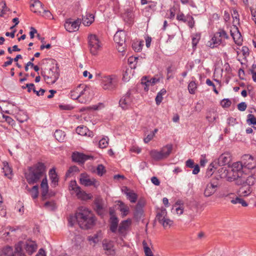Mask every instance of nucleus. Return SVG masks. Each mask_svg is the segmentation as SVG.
<instances>
[{
	"label": "nucleus",
	"mask_w": 256,
	"mask_h": 256,
	"mask_svg": "<svg viewBox=\"0 0 256 256\" xmlns=\"http://www.w3.org/2000/svg\"><path fill=\"white\" fill-rule=\"evenodd\" d=\"M231 160L232 156L228 152H224L214 161L216 162L218 166H224L229 164Z\"/></svg>",
	"instance_id": "ddd939ff"
},
{
	"label": "nucleus",
	"mask_w": 256,
	"mask_h": 256,
	"mask_svg": "<svg viewBox=\"0 0 256 256\" xmlns=\"http://www.w3.org/2000/svg\"><path fill=\"white\" fill-rule=\"evenodd\" d=\"M72 160L79 164H84L88 160H93L94 156L90 155L85 154L79 152H74L72 156Z\"/></svg>",
	"instance_id": "9d476101"
},
{
	"label": "nucleus",
	"mask_w": 256,
	"mask_h": 256,
	"mask_svg": "<svg viewBox=\"0 0 256 256\" xmlns=\"http://www.w3.org/2000/svg\"><path fill=\"white\" fill-rule=\"evenodd\" d=\"M108 137L106 138H102L99 141V146L100 148H106L108 144Z\"/></svg>",
	"instance_id": "603ef678"
},
{
	"label": "nucleus",
	"mask_w": 256,
	"mask_h": 256,
	"mask_svg": "<svg viewBox=\"0 0 256 256\" xmlns=\"http://www.w3.org/2000/svg\"><path fill=\"white\" fill-rule=\"evenodd\" d=\"M143 44L142 42H137L132 44V47L135 52H138L142 50Z\"/></svg>",
	"instance_id": "de8ad7c7"
},
{
	"label": "nucleus",
	"mask_w": 256,
	"mask_h": 256,
	"mask_svg": "<svg viewBox=\"0 0 256 256\" xmlns=\"http://www.w3.org/2000/svg\"><path fill=\"white\" fill-rule=\"evenodd\" d=\"M176 18L178 20L180 21H182L183 22H186L187 20L185 16L182 12H180L177 14Z\"/></svg>",
	"instance_id": "338daca9"
},
{
	"label": "nucleus",
	"mask_w": 256,
	"mask_h": 256,
	"mask_svg": "<svg viewBox=\"0 0 256 256\" xmlns=\"http://www.w3.org/2000/svg\"><path fill=\"white\" fill-rule=\"evenodd\" d=\"M118 222V218L116 216H112V218H110V230L112 232L115 233L116 232Z\"/></svg>",
	"instance_id": "412c9836"
},
{
	"label": "nucleus",
	"mask_w": 256,
	"mask_h": 256,
	"mask_svg": "<svg viewBox=\"0 0 256 256\" xmlns=\"http://www.w3.org/2000/svg\"><path fill=\"white\" fill-rule=\"evenodd\" d=\"M240 177L238 174H234L232 172H230V170H228V172L226 176V178H227V180L229 182H232L236 180L238 178H240Z\"/></svg>",
	"instance_id": "a19ab883"
},
{
	"label": "nucleus",
	"mask_w": 256,
	"mask_h": 256,
	"mask_svg": "<svg viewBox=\"0 0 256 256\" xmlns=\"http://www.w3.org/2000/svg\"><path fill=\"white\" fill-rule=\"evenodd\" d=\"M24 115L22 117H20V114H18L17 116V120L20 122H24L25 121H26L28 118V116L25 114L24 112H22Z\"/></svg>",
	"instance_id": "bf43d9fd"
},
{
	"label": "nucleus",
	"mask_w": 256,
	"mask_h": 256,
	"mask_svg": "<svg viewBox=\"0 0 256 256\" xmlns=\"http://www.w3.org/2000/svg\"><path fill=\"white\" fill-rule=\"evenodd\" d=\"M94 21V16L92 14L87 13L82 18V24L85 26H89Z\"/></svg>",
	"instance_id": "b1692460"
},
{
	"label": "nucleus",
	"mask_w": 256,
	"mask_h": 256,
	"mask_svg": "<svg viewBox=\"0 0 256 256\" xmlns=\"http://www.w3.org/2000/svg\"><path fill=\"white\" fill-rule=\"evenodd\" d=\"M151 157L156 160H159L164 158L162 154L161 151H158L156 150H152L150 152Z\"/></svg>",
	"instance_id": "c756f323"
},
{
	"label": "nucleus",
	"mask_w": 256,
	"mask_h": 256,
	"mask_svg": "<svg viewBox=\"0 0 256 256\" xmlns=\"http://www.w3.org/2000/svg\"><path fill=\"white\" fill-rule=\"evenodd\" d=\"M174 70L171 66H168L167 68V79L169 80L170 78H174Z\"/></svg>",
	"instance_id": "680f3d73"
},
{
	"label": "nucleus",
	"mask_w": 256,
	"mask_h": 256,
	"mask_svg": "<svg viewBox=\"0 0 256 256\" xmlns=\"http://www.w3.org/2000/svg\"><path fill=\"white\" fill-rule=\"evenodd\" d=\"M80 181L82 184L86 186H93L96 188L99 185L98 182L95 178H90V176L86 172H83L80 174Z\"/></svg>",
	"instance_id": "6e6552de"
},
{
	"label": "nucleus",
	"mask_w": 256,
	"mask_h": 256,
	"mask_svg": "<svg viewBox=\"0 0 256 256\" xmlns=\"http://www.w3.org/2000/svg\"><path fill=\"white\" fill-rule=\"evenodd\" d=\"M197 88V84L194 81L190 82L188 85V90L190 94H194Z\"/></svg>",
	"instance_id": "37998d69"
},
{
	"label": "nucleus",
	"mask_w": 256,
	"mask_h": 256,
	"mask_svg": "<svg viewBox=\"0 0 256 256\" xmlns=\"http://www.w3.org/2000/svg\"><path fill=\"white\" fill-rule=\"evenodd\" d=\"M6 59L8 60V61L5 62L3 64L2 66L4 68H5L7 67L8 66L12 64L13 62V58L10 56H7Z\"/></svg>",
	"instance_id": "69168bd1"
},
{
	"label": "nucleus",
	"mask_w": 256,
	"mask_h": 256,
	"mask_svg": "<svg viewBox=\"0 0 256 256\" xmlns=\"http://www.w3.org/2000/svg\"><path fill=\"white\" fill-rule=\"evenodd\" d=\"M23 242H20L14 246V250L10 246L4 248L0 252V256H26L22 250Z\"/></svg>",
	"instance_id": "20e7f679"
},
{
	"label": "nucleus",
	"mask_w": 256,
	"mask_h": 256,
	"mask_svg": "<svg viewBox=\"0 0 256 256\" xmlns=\"http://www.w3.org/2000/svg\"><path fill=\"white\" fill-rule=\"evenodd\" d=\"M143 210L142 208H136L134 212V216L136 219H140L142 215Z\"/></svg>",
	"instance_id": "864d4df0"
},
{
	"label": "nucleus",
	"mask_w": 256,
	"mask_h": 256,
	"mask_svg": "<svg viewBox=\"0 0 256 256\" xmlns=\"http://www.w3.org/2000/svg\"><path fill=\"white\" fill-rule=\"evenodd\" d=\"M242 162L244 168L249 170L254 169L256 166V164L254 160L253 157L249 154H244L242 158Z\"/></svg>",
	"instance_id": "f8f14e48"
},
{
	"label": "nucleus",
	"mask_w": 256,
	"mask_h": 256,
	"mask_svg": "<svg viewBox=\"0 0 256 256\" xmlns=\"http://www.w3.org/2000/svg\"><path fill=\"white\" fill-rule=\"evenodd\" d=\"M28 170V172L25 174V178L29 184L37 183L44 176V178L42 179L40 184H48L46 174V167L44 163L38 162L32 166L29 167Z\"/></svg>",
	"instance_id": "f03ea898"
},
{
	"label": "nucleus",
	"mask_w": 256,
	"mask_h": 256,
	"mask_svg": "<svg viewBox=\"0 0 256 256\" xmlns=\"http://www.w3.org/2000/svg\"><path fill=\"white\" fill-rule=\"evenodd\" d=\"M125 190H126L124 191V193L126 194L128 198L130 200L131 202H136L138 198L137 194L132 190L128 189L126 187L125 188Z\"/></svg>",
	"instance_id": "5701e85b"
},
{
	"label": "nucleus",
	"mask_w": 256,
	"mask_h": 256,
	"mask_svg": "<svg viewBox=\"0 0 256 256\" xmlns=\"http://www.w3.org/2000/svg\"><path fill=\"white\" fill-rule=\"evenodd\" d=\"M94 206V210L98 214L101 216H103L104 214V208L102 200H95Z\"/></svg>",
	"instance_id": "6ab92c4d"
},
{
	"label": "nucleus",
	"mask_w": 256,
	"mask_h": 256,
	"mask_svg": "<svg viewBox=\"0 0 256 256\" xmlns=\"http://www.w3.org/2000/svg\"><path fill=\"white\" fill-rule=\"evenodd\" d=\"M3 170L4 172V173L5 176H8L9 174H10L12 172V168H10L8 162H3Z\"/></svg>",
	"instance_id": "4c0bfd02"
},
{
	"label": "nucleus",
	"mask_w": 256,
	"mask_h": 256,
	"mask_svg": "<svg viewBox=\"0 0 256 256\" xmlns=\"http://www.w3.org/2000/svg\"><path fill=\"white\" fill-rule=\"evenodd\" d=\"M76 130L78 134L83 136H87V133L88 132L87 127L84 126H78Z\"/></svg>",
	"instance_id": "473e14b6"
},
{
	"label": "nucleus",
	"mask_w": 256,
	"mask_h": 256,
	"mask_svg": "<svg viewBox=\"0 0 256 256\" xmlns=\"http://www.w3.org/2000/svg\"><path fill=\"white\" fill-rule=\"evenodd\" d=\"M70 184L72 187V190L75 192L76 195L80 194L82 192V190H81V188L78 186L75 180L71 182Z\"/></svg>",
	"instance_id": "a18cd8bd"
},
{
	"label": "nucleus",
	"mask_w": 256,
	"mask_h": 256,
	"mask_svg": "<svg viewBox=\"0 0 256 256\" xmlns=\"http://www.w3.org/2000/svg\"><path fill=\"white\" fill-rule=\"evenodd\" d=\"M54 136L58 141L62 142L65 139L66 134L62 130H57L54 133Z\"/></svg>",
	"instance_id": "c85d7f7f"
},
{
	"label": "nucleus",
	"mask_w": 256,
	"mask_h": 256,
	"mask_svg": "<svg viewBox=\"0 0 256 256\" xmlns=\"http://www.w3.org/2000/svg\"><path fill=\"white\" fill-rule=\"evenodd\" d=\"M77 196L79 198H80L84 200L90 198V196H89V194H86L85 192L83 190L82 191V192L80 194L77 195Z\"/></svg>",
	"instance_id": "052dcab7"
},
{
	"label": "nucleus",
	"mask_w": 256,
	"mask_h": 256,
	"mask_svg": "<svg viewBox=\"0 0 256 256\" xmlns=\"http://www.w3.org/2000/svg\"><path fill=\"white\" fill-rule=\"evenodd\" d=\"M148 6L145 8V10L146 11L149 12L150 10L152 11H154L156 10V2H154L150 1V4H148Z\"/></svg>",
	"instance_id": "6e6d98bb"
},
{
	"label": "nucleus",
	"mask_w": 256,
	"mask_h": 256,
	"mask_svg": "<svg viewBox=\"0 0 256 256\" xmlns=\"http://www.w3.org/2000/svg\"><path fill=\"white\" fill-rule=\"evenodd\" d=\"M39 64L42 66L41 75L46 84H54L60 77V69L57 62L52 58H44Z\"/></svg>",
	"instance_id": "f257e3e1"
},
{
	"label": "nucleus",
	"mask_w": 256,
	"mask_h": 256,
	"mask_svg": "<svg viewBox=\"0 0 256 256\" xmlns=\"http://www.w3.org/2000/svg\"><path fill=\"white\" fill-rule=\"evenodd\" d=\"M218 166L214 160L210 164L206 172L207 176H211L213 173V170L218 168Z\"/></svg>",
	"instance_id": "79ce46f5"
},
{
	"label": "nucleus",
	"mask_w": 256,
	"mask_h": 256,
	"mask_svg": "<svg viewBox=\"0 0 256 256\" xmlns=\"http://www.w3.org/2000/svg\"><path fill=\"white\" fill-rule=\"evenodd\" d=\"M24 248L29 254H32L37 249V245L34 242H30L26 244Z\"/></svg>",
	"instance_id": "4be33fe9"
},
{
	"label": "nucleus",
	"mask_w": 256,
	"mask_h": 256,
	"mask_svg": "<svg viewBox=\"0 0 256 256\" xmlns=\"http://www.w3.org/2000/svg\"><path fill=\"white\" fill-rule=\"evenodd\" d=\"M130 222L128 220H124L122 221L118 228V232L120 234H123L124 231L128 228V222Z\"/></svg>",
	"instance_id": "7c9ffc66"
},
{
	"label": "nucleus",
	"mask_w": 256,
	"mask_h": 256,
	"mask_svg": "<svg viewBox=\"0 0 256 256\" xmlns=\"http://www.w3.org/2000/svg\"><path fill=\"white\" fill-rule=\"evenodd\" d=\"M80 23V18H78L74 20L72 18H69L66 20L64 24V28L67 31L72 32L78 30Z\"/></svg>",
	"instance_id": "1a4fd4ad"
},
{
	"label": "nucleus",
	"mask_w": 256,
	"mask_h": 256,
	"mask_svg": "<svg viewBox=\"0 0 256 256\" xmlns=\"http://www.w3.org/2000/svg\"><path fill=\"white\" fill-rule=\"evenodd\" d=\"M246 122L249 125H253V128L256 130V118L253 114H248V115Z\"/></svg>",
	"instance_id": "f704fd0d"
},
{
	"label": "nucleus",
	"mask_w": 256,
	"mask_h": 256,
	"mask_svg": "<svg viewBox=\"0 0 256 256\" xmlns=\"http://www.w3.org/2000/svg\"><path fill=\"white\" fill-rule=\"evenodd\" d=\"M118 81L114 76H106L102 79L101 84L105 90H113L118 86Z\"/></svg>",
	"instance_id": "423d86ee"
},
{
	"label": "nucleus",
	"mask_w": 256,
	"mask_h": 256,
	"mask_svg": "<svg viewBox=\"0 0 256 256\" xmlns=\"http://www.w3.org/2000/svg\"><path fill=\"white\" fill-rule=\"evenodd\" d=\"M159 223L162 224L164 228H170L172 225L173 221L166 218L162 221L159 222Z\"/></svg>",
	"instance_id": "58836bf2"
},
{
	"label": "nucleus",
	"mask_w": 256,
	"mask_h": 256,
	"mask_svg": "<svg viewBox=\"0 0 256 256\" xmlns=\"http://www.w3.org/2000/svg\"><path fill=\"white\" fill-rule=\"evenodd\" d=\"M126 34L124 31H118L114 35V40L118 44L116 46L117 49L120 52H124L126 48Z\"/></svg>",
	"instance_id": "39448f33"
},
{
	"label": "nucleus",
	"mask_w": 256,
	"mask_h": 256,
	"mask_svg": "<svg viewBox=\"0 0 256 256\" xmlns=\"http://www.w3.org/2000/svg\"><path fill=\"white\" fill-rule=\"evenodd\" d=\"M132 98L130 92H128L124 96L121 98L119 101V105L124 110L128 109L132 105Z\"/></svg>",
	"instance_id": "9b49d317"
},
{
	"label": "nucleus",
	"mask_w": 256,
	"mask_h": 256,
	"mask_svg": "<svg viewBox=\"0 0 256 256\" xmlns=\"http://www.w3.org/2000/svg\"><path fill=\"white\" fill-rule=\"evenodd\" d=\"M32 1H34L35 9L31 10L34 13L40 14L41 11L44 10V4L39 0H32Z\"/></svg>",
	"instance_id": "bb28decb"
},
{
	"label": "nucleus",
	"mask_w": 256,
	"mask_h": 256,
	"mask_svg": "<svg viewBox=\"0 0 256 256\" xmlns=\"http://www.w3.org/2000/svg\"><path fill=\"white\" fill-rule=\"evenodd\" d=\"M230 34L232 37L234 42L238 45L242 44V38L240 32H239L238 28H234V30H230Z\"/></svg>",
	"instance_id": "dca6fc26"
},
{
	"label": "nucleus",
	"mask_w": 256,
	"mask_h": 256,
	"mask_svg": "<svg viewBox=\"0 0 256 256\" xmlns=\"http://www.w3.org/2000/svg\"><path fill=\"white\" fill-rule=\"evenodd\" d=\"M217 185L212 183L207 184L206 188L204 190V195L206 197H208L213 194L216 190Z\"/></svg>",
	"instance_id": "a211bd4d"
},
{
	"label": "nucleus",
	"mask_w": 256,
	"mask_h": 256,
	"mask_svg": "<svg viewBox=\"0 0 256 256\" xmlns=\"http://www.w3.org/2000/svg\"><path fill=\"white\" fill-rule=\"evenodd\" d=\"M106 172L105 168L102 164H100L96 168V174L98 175L102 176Z\"/></svg>",
	"instance_id": "09e8293b"
},
{
	"label": "nucleus",
	"mask_w": 256,
	"mask_h": 256,
	"mask_svg": "<svg viewBox=\"0 0 256 256\" xmlns=\"http://www.w3.org/2000/svg\"><path fill=\"white\" fill-rule=\"evenodd\" d=\"M40 187L42 188V199L44 200L48 190V184H40Z\"/></svg>",
	"instance_id": "49530a36"
},
{
	"label": "nucleus",
	"mask_w": 256,
	"mask_h": 256,
	"mask_svg": "<svg viewBox=\"0 0 256 256\" xmlns=\"http://www.w3.org/2000/svg\"><path fill=\"white\" fill-rule=\"evenodd\" d=\"M158 82V78H150L148 76H144L141 79V84L144 86V90L146 92L148 90L150 85L154 86Z\"/></svg>",
	"instance_id": "4468645a"
},
{
	"label": "nucleus",
	"mask_w": 256,
	"mask_h": 256,
	"mask_svg": "<svg viewBox=\"0 0 256 256\" xmlns=\"http://www.w3.org/2000/svg\"><path fill=\"white\" fill-rule=\"evenodd\" d=\"M49 174L50 179L51 180L52 184L53 186L55 187L58 184V178L54 168L50 170Z\"/></svg>",
	"instance_id": "aec40b11"
},
{
	"label": "nucleus",
	"mask_w": 256,
	"mask_h": 256,
	"mask_svg": "<svg viewBox=\"0 0 256 256\" xmlns=\"http://www.w3.org/2000/svg\"><path fill=\"white\" fill-rule=\"evenodd\" d=\"M231 202L233 204H240L243 206H248L247 202L245 200H244L242 198H240L238 197H236V198L232 199L231 200Z\"/></svg>",
	"instance_id": "c03bdc74"
},
{
	"label": "nucleus",
	"mask_w": 256,
	"mask_h": 256,
	"mask_svg": "<svg viewBox=\"0 0 256 256\" xmlns=\"http://www.w3.org/2000/svg\"><path fill=\"white\" fill-rule=\"evenodd\" d=\"M26 189L30 193L31 196L33 199L36 198L38 196V186L36 185L30 188L28 186H26Z\"/></svg>",
	"instance_id": "393cba45"
},
{
	"label": "nucleus",
	"mask_w": 256,
	"mask_h": 256,
	"mask_svg": "<svg viewBox=\"0 0 256 256\" xmlns=\"http://www.w3.org/2000/svg\"><path fill=\"white\" fill-rule=\"evenodd\" d=\"M102 248L106 250L107 255H114L115 252L114 250V242L112 241L104 240L102 241Z\"/></svg>",
	"instance_id": "2eb2a0df"
},
{
	"label": "nucleus",
	"mask_w": 256,
	"mask_h": 256,
	"mask_svg": "<svg viewBox=\"0 0 256 256\" xmlns=\"http://www.w3.org/2000/svg\"><path fill=\"white\" fill-rule=\"evenodd\" d=\"M172 144H167L166 146H164L160 150L164 158H166L168 157L170 153L172 152Z\"/></svg>",
	"instance_id": "cd10ccee"
},
{
	"label": "nucleus",
	"mask_w": 256,
	"mask_h": 256,
	"mask_svg": "<svg viewBox=\"0 0 256 256\" xmlns=\"http://www.w3.org/2000/svg\"><path fill=\"white\" fill-rule=\"evenodd\" d=\"M247 108V105L245 102H241L238 104V108L241 112L244 111Z\"/></svg>",
	"instance_id": "0e129e2a"
},
{
	"label": "nucleus",
	"mask_w": 256,
	"mask_h": 256,
	"mask_svg": "<svg viewBox=\"0 0 256 256\" xmlns=\"http://www.w3.org/2000/svg\"><path fill=\"white\" fill-rule=\"evenodd\" d=\"M119 202L120 203V210L124 213H127L129 210L128 208L125 206L123 202L120 201Z\"/></svg>",
	"instance_id": "e2e57ef3"
},
{
	"label": "nucleus",
	"mask_w": 256,
	"mask_h": 256,
	"mask_svg": "<svg viewBox=\"0 0 256 256\" xmlns=\"http://www.w3.org/2000/svg\"><path fill=\"white\" fill-rule=\"evenodd\" d=\"M88 46L90 53L93 55L97 54L100 48L99 40L95 34H90L88 37Z\"/></svg>",
	"instance_id": "0eeeda50"
},
{
	"label": "nucleus",
	"mask_w": 256,
	"mask_h": 256,
	"mask_svg": "<svg viewBox=\"0 0 256 256\" xmlns=\"http://www.w3.org/2000/svg\"><path fill=\"white\" fill-rule=\"evenodd\" d=\"M232 168H234V170H235L236 171H237L236 174L239 175L240 178H242L243 174L242 169L244 168V166L242 162H234L232 164Z\"/></svg>",
	"instance_id": "a878e982"
},
{
	"label": "nucleus",
	"mask_w": 256,
	"mask_h": 256,
	"mask_svg": "<svg viewBox=\"0 0 256 256\" xmlns=\"http://www.w3.org/2000/svg\"><path fill=\"white\" fill-rule=\"evenodd\" d=\"M228 170L226 167L220 168L218 170V172L221 178H225L227 176Z\"/></svg>",
	"instance_id": "8fccbe9b"
},
{
	"label": "nucleus",
	"mask_w": 256,
	"mask_h": 256,
	"mask_svg": "<svg viewBox=\"0 0 256 256\" xmlns=\"http://www.w3.org/2000/svg\"><path fill=\"white\" fill-rule=\"evenodd\" d=\"M68 221V224L70 226H72L76 222H78L77 212H76L75 215L74 216H71L69 217Z\"/></svg>",
	"instance_id": "3c124183"
},
{
	"label": "nucleus",
	"mask_w": 256,
	"mask_h": 256,
	"mask_svg": "<svg viewBox=\"0 0 256 256\" xmlns=\"http://www.w3.org/2000/svg\"><path fill=\"white\" fill-rule=\"evenodd\" d=\"M79 172V168L76 166H70L66 172V176H69L72 172Z\"/></svg>",
	"instance_id": "5fc2aeb1"
},
{
	"label": "nucleus",
	"mask_w": 256,
	"mask_h": 256,
	"mask_svg": "<svg viewBox=\"0 0 256 256\" xmlns=\"http://www.w3.org/2000/svg\"><path fill=\"white\" fill-rule=\"evenodd\" d=\"M78 223L80 228L84 230L92 228L96 224L94 215L85 207H80L77 210Z\"/></svg>",
	"instance_id": "7ed1b4c3"
},
{
	"label": "nucleus",
	"mask_w": 256,
	"mask_h": 256,
	"mask_svg": "<svg viewBox=\"0 0 256 256\" xmlns=\"http://www.w3.org/2000/svg\"><path fill=\"white\" fill-rule=\"evenodd\" d=\"M245 186H242L240 188L238 192L240 193V196H245L249 195L250 194V188L249 186L245 188Z\"/></svg>",
	"instance_id": "72a5a7b5"
},
{
	"label": "nucleus",
	"mask_w": 256,
	"mask_h": 256,
	"mask_svg": "<svg viewBox=\"0 0 256 256\" xmlns=\"http://www.w3.org/2000/svg\"><path fill=\"white\" fill-rule=\"evenodd\" d=\"M142 246L146 256H154L152 250L148 246L147 243L145 240L142 242Z\"/></svg>",
	"instance_id": "ea45409f"
},
{
	"label": "nucleus",
	"mask_w": 256,
	"mask_h": 256,
	"mask_svg": "<svg viewBox=\"0 0 256 256\" xmlns=\"http://www.w3.org/2000/svg\"><path fill=\"white\" fill-rule=\"evenodd\" d=\"M256 177V173L248 176L244 181L246 186H248L250 187V186L254 185V184Z\"/></svg>",
	"instance_id": "c9c22d12"
},
{
	"label": "nucleus",
	"mask_w": 256,
	"mask_h": 256,
	"mask_svg": "<svg viewBox=\"0 0 256 256\" xmlns=\"http://www.w3.org/2000/svg\"><path fill=\"white\" fill-rule=\"evenodd\" d=\"M8 10V8L6 6V2L3 0L0 2V16L3 17L6 12Z\"/></svg>",
	"instance_id": "e433bc0d"
},
{
	"label": "nucleus",
	"mask_w": 256,
	"mask_h": 256,
	"mask_svg": "<svg viewBox=\"0 0 256 256\" xmlns=\"http://www.w3.org/2000/svg\"><path fill=\"white\" fill-rule=\"evenodd\" d=\"M167 214V212L166 208H162L160 211L157 213L156 216V219L159 222L164 220V218H166V216Z\"/></svg>",
	"instance_id": "2f4dec72"
},
{
	"label": "nucleus",
	"mask_w": 256,
	"mask_h": 256,
	"mask_svg": "<svg viewBox=\"0 0 256 256\" xmlns=\"http://www.w3.org/2000/svg\"><path fill=\"white\" fill-rule=\"evenodd\" d=\"M222 38L216 32L211 40L208 42V46L211 48L216 47L222 43Z\"/></svg>",
	"instance_id": "f3484780"
},
{
	"label": "nucleus",
	"mask_w": 256,
	"mask_h": 256,
	"mask_svg": "<svg viewBox=\"0 0 256 256\" xmlns=\"http://www.w3.org/2000/svg\"><path fill=\"white\" fill-rule=\"evenodd\" d=\"M231 101L228 98L223 99L221 102V105L224 108H228L230 106Z\"/></svg>",
	"instance_id": "4d7b16f0"
},
{
	"label": "nucleus",
	"mask_w": 256,
	"mask_h": 256,
	"mask_svg": "<svg viewBox=\"0 0 256 256\" xmlns=\"http://www.w3.org/2000/svg\"><path fill=\"white\" fill-rule=\"evenodd\" d=\"M200 40V34H196L194 37L192 38V45L193 48H196L198 43L199 42V40Z\"/></svg>",
	"instance_id": "13d9d810"
},
{
	"label": "nucleus",
	"mask_w": 256,
	"mask_h": 256,
	"mask_svg": "<svg viewBox=\"0 0 256 256\" xmlns=\"http://www.w3.org/2000/svg\"><path fill=\"white\" fill-rule=\"evenodd\" d=\"M129 70L127 68L123 74L122 80L124 82H128L130 78V76H129V74L128 71Z\"/></svg>",
	"instance_id": "774afa93"
}]
</instances>
